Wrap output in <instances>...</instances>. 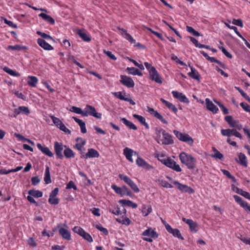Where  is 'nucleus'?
<instances>
[{
    "instance_id": "nucleus-8",
    "label": "nucleus",
    "mask_w": 250,
    "mask_h": 250,
    "mask_svg": "<svg viewBox=\"0 0 250 250\" xmlns=\"http://www.w3.org/2000/svg\"><path fill=\"white\" fill-rule=\"evenodd\" d=\"M119 177L121 180H123L125 183L128 185L135 192L138 193L140 192V189L137 185L127 175L120 174Z\"/></svg>"
},
{
    "instance_id": "nucleus-46",
    "label": "nucleus",
    "mask_w": 250,
    "mask_h": 250,
    "mask_svg": "<svg viewBox=\"0 0 250 250\" xmlns=\"http://www.w3.org/2000/svg\"><path fill=\"white\" fill-rule=\"evenodd\" d=\"M212 150L214 152V154L213 155H211L212 157L217 158L220 160H222L223 159L224 155L223 154L220 153L215 147H213L212 148Z\"/></svg>"
},
{
    "instance_id": "nucleus-26",
    "label": "nucleus",
    "mask_w": 250,
    "mask_h": 250,
    "mask_svg": "<svg viewBox=\"0 0 250 250\" xmlns=\"http://www.w3.org/2000/svg\"><path fill=\"white\" fill-rule=\"evenodd\" d=\"M134 152L135 154H136V151H134L131 148H129L127 147H126L124 148L123 150V154L125 156L126 159L128 160L131 163L133 162V159L132 158L133 153Z\"/></svg>"
},
{
    "instance_id": "nucleus-63",
    "label": "nucleus",
    "mask_w": 250,
    "mask_h": 250,
    "mask_svg": "<svg viewBox=\"0 0 250 250\" xmlns=\"http://www.w3.org/2000/svg\"><path fill=\"white\" fill-rule=\"evenodd\" d=\"M232 23L233 24L237 25L241 27H243V22L242 20H241V19H237V20L233 19L232 20Z\"/></svg>"
},
{
    "instance_id": "nucleus-64",
    "label": "nucleus",
    "mask_w": 250,
    "mask_h": 250,
    "mask_svg": "<svg viewBox=\"0 0 250 250\" xmlns=\"http://www.w3.org/2000/svg\"><path fill=\"white\" fill-rule=\"evenodd\" d=\"M4 22L7 24L9 26L11 27L14 28H17V26L16 24H15L13 21H9L6 19H4Z\"/></svg>"
},
{
    "instance_id": "nucleus-4",
    "label": "nucleus",
    "mask_w": 250,
    "mask_h": 250,
    "mask_svg": "<svg viewBox=\"0 0 250 250\" xmlns=\"http://www.w3.org/2000/svg\"><path fill=\"white\" fill-rule=\"evenodd\" d=\"M158 160L167 167L172 169L176 172H181L182 171L179 165L177 164L175 161L170 157L164 159L158 158Z\"/></svg>"
},
{
    "instance_id": "nucleus-49",
    "label": "nucleus",
    "mask_w": 250,
    "mask_h": 250,
    "mask_svg": "<svg viewBox=\"0 0 250 250\" xmlns=\"http://www.w3.org/2000/svg\"><path fill=\"white\" fill-rule=\"evenodd\" d=\"M235 89L239 91L241 95L245 98L247 100L250 101V98L248 95L240 87L238 86H235Z\"/></svg>"
},
{
    "instance_id": "nucleus-17",
    "label": "nucleus",
    "mask_w": 250,
    "mask_h": 250,
    "mask_svg": "<svg viewBox=\"0 0 250 250\" xmlns=\"http://www.w3.org/2000/svg\"><path fill=\"white\" fill-rule=\"evenodd\" d=\"M147 111L152 116L156 118L159 119L162 123L164 124L167 125L168 124L167 121L164 118V117L158 112L157 111L155 110L153 108L149 106H147Z\"/></svg>"
},
{
    "instance_id": "nucleus-20",
    "label": "nucleus",
    "mask_w": 250,
    "mask_h": 250,
    "mask_svg": "<svg viewBox=\"0 0 250 250\" xmlns=\"http://www.w3.org/2000/svg\"><path fill=\"white\" fill-rule=\"evenodd\" d=\"M171 93L174 98L178 100L181 102L186 104L189 103V100L182 93H180L177 91H172Z\"/></svg>"
},
{
    "instance_id": "nucleus-33",
    "label": "nucleus",
    "mask_w": 250,
    "mask_h": 250,
    "mask_svg": "<svg viewBox=\"0 0 250 250\" xmlns=\"http://www.w3.org/2000/svg\"><path fill=\"white\" fill-rule=\"evenodd\" d=\"M79 235L83 237V238L90 243L93 242V239L91 236L80 227H79Z\"/></svg>"
},
{
    "instance_id": "nucleus-41",
    "label": "nucleus",
    "mask_w": 250,
    "mask_h": 250,
    "mask_svg": "<svg viewBox=\"0 0 250 250\" xmlns=\"http://www.w3.org/2000/svg\"><path fill=\"white\" fill-rule=\"evenodd\" d=\"M79 37L85 42H89L91 40L89 35L83 30L79 29Z\"/></svg>"
},
{
    "instance_id": "nucleus-21",
    "label": "nucleus",
    "mask_w": 250,
    "mask_h": 250,
    "mask_svg": "<svg viewBox=\"0 0 250 250\" xmlns=\"http://www.w3.org/2000/svg\"><path fill=\"white\" fill-rule=\"evenodd\" d=\"M182 221L188 225L189 229L191 231L194 232L195 233L197 232L198 226L197 223L195 222H194L192 219H187L184 217L182 218Z\"/></svg>"
},
{
    "instance_id": "nucleus-1",
    "label": "nucleus",
    "mask_w": 250,
    "mask_h": 250,
    "mask_svg": "<svg viewBox=\"0 0 250 250\" xmlns=\"http://www.w3.org/2000/svg\"><path fill=\"white\" fill-rule=\"evenodd\" d=\"M179 159L182 164L186 165L189 169L195 168L197 160L195 157L185 152H181L179 155Z\"/></svg>"
},
{
    "instance_id": "nucleus-6",
    "label": "nucleus",
    "mask_w": 250,
    "mask_h": 250,
    "mask_svg": "<svg viewBox=\"0 0 250 250\" xmlns=\"http://www.w3.org/2000/svg\"><path fill=\"white\" fill-rule=\"evenodd\" d=\"M173 133L181 141L186 143L189 146H192L194 140L188 134L182 133L179 131L174 130Z\"/></svg>"
},
{
    "instance_id": "nucleus-44",
    "label": "nucleus",
    "mask_w": 250,
    "mask_h": 250,
    "mask_svg": "<svg viewBox=\"0 0 250 250\" xmlns=\"http://www.w3.org/2000/svg\"><path fill=\"white\" fill-rule=\"evenodd\" d=\"M152 211L151 206L143 205L142 207V213L144 216H147Z\"/></svg>"
},
{
    "instance_id": "nucleus-61",
    "label": "nucleus",
    "mask_w": 250,
    "mask_h": 250,
    "mask_svg": "<svg viewBox=\"0 0 250 250\" xmlns=\"http://www.w3.org/2000/svg\"><path fill=\"white\" fill-rule=\"evenodd\" d=\"M19 109L21 110V112H23L25 115H28L30 113V111L28 107L25 106H20Z\"/></svg>"
},
{
    "instance_id": "nucleus-39",
    "label": "nucleus",
    "mask_w": 250,
    "mask_h": 250,
    "mask_svg": "<svg viewBox=\"0 0 250 250\" xmlns=\"http://www.w3.org/2000/svg\"><path fill=\"white\" fill-rule=\"evenodd\" d=\"M28 194L35 198H40L42 196V192L39 190L31 189L28 191Z\"/></svg>"
},
{
    "instance_id": "nucleus-51",
    "label": "nucleus",
    "mask_w": 250,
    "mask_h": 250,
    "mask_svg": "<svg viewBox=\"0 0 250 250\" xmlns=\"http://www.w3.org/2000/svg\"><path fill=\"white\" fill-rule=\"evenodd\" d=\"M38 43L41 47H52L51 45L45 42L43 39H38Z\"/></svg>"
},
{
    "instance_id": "nucleus-40",
    "label": "nucleus",
    "mask_w": 250,
    "mask_h": 250,
    "mask_svg": "<svg viewBox=\"0 0 250 250\" xmlns=\"http://www.w3.org/2000/svg\"><path fill=\"white\" fill-rule=\"evenodd\" d=\"M116 221L120 224L125 225L126 226H129L131 223V220L128 218L126 217V216L124 217V215L122 218H116Z\"/></svg>"
},
{
    "instance_id": "nucleus-2",
    "label": "nucleus",
    "mask_w": 250,
    "mask_h": 250,
    "mask_svg": "<svg viewBox=\"0 0 250 250\" xmlns=\"http://www.w3.org/2000/svg\"><path fill=\"white\" fill-rule=\"evenodd\" d=\"M144 65L147 70L148 71L150 78L151 79V80L158 83H162V78L159 74L156 69L154 66H153L151 64L148 63V62H145L144 63Z\"/></svg>"
},
{
    "instance_id": "nucleus-56",
    "label": "nucleus",
    "mask_w": 250,
    "mask_h": 250,
    "mask_svg": "<svg viewBox=\"0 0 250 250\" xmlns=\"http://www.w3.org/2000/svg\"><path fill=\"white\" fill-rule=\"evenodd\" d=\"M240 105L245 111L250 113V105L249 104L246 103L242 102Z\"/></svg>"
},
{
    "instance_id": "nucleus-37",
    "label": "nucleus",
    "mask_w": 250,
    "mask_h": 250,
    "mask_svg": "<svg viewBox=\"0 0 250 250\" xmlns=\"http://www.w3.org/2000/svg\"><path fill=\"white\" fill-rule=\"evenodd\" d=\"M119 202L123 205H126L128 207L132 208H136L138 206L136 203H134L129 200L122 199L120 200Z\"/></svg>"
},
{
    "instance_id": "nucleus-9",
    "label": "nucleus",
    "mask_w": 250,
    "mask_h": 250,
    "mask_svg": "<svg viewBox=\"0 0 250 250\" xmlns=\"http://www.w3.org/2000/svg\"><path fill=\"white\" fill-rule=\"evenodd\" d=\"M79 151H81L83 154L81 156L84 159L91 158H98L99 157V153L97 150L93 148H90L88 149V151L85 154L82 151V146H79Z\"/></svg>"
},
{
    "instance_id": "nucleus-5",
    "label": "nucleus",
    "mask_w": 250,
    "mask_h": 250,
    "mask_svg": "<svg viewBox=\"0 0 250 250\" xmlns=\"http://www.w3.org/2000/svg\"><path fill=\"white\" fill-rule=\"evenodd\" d=\"M142 235L144 236L150 237V238L144 237L143 238L144 241L149 243L153 242L152 238L156 239L159 236L158 233L155 230V229H153L150 227L147 228L146 229L144 230L142 232Z\"/></svg>"
},
{
    "instance_id": "nucleus-45",
    "label": "nucleus",
    "mask_w": 250,
    "mask_h": 250,
    "mask_svg": "<svg viewBox=\"0 0 250 250\" xmlns=\"http://www.w3.org/2000/svg\"><path fill=\"white\" fill-rule=\"evenodd\" d=\"M3 69L5 72L7 73L8 74L11 76L15 77H19L20 76V74L18 72L12 70L8 67H4Z\"/></svg>"
},
{
    "instance_id": "nucleus-38",
    "label": "nucleus",
    "mask_w": 250,
    "mask_h": 250,
    "mask_svg": "<svg viewBox=\"0 0 250 250\" xmlns=\"http://www.w3.org/2000/svg\"><path fill=\"white\" fill-rule=\"evenodd\" d=\"M133 117L134 118L137 119L140 123H141L143 125H144L146 127V128H149V125L146 122V119L144 117L136 114H133Z\"/></svg>"
},
{
    "instance_id": "nucleus-57",
    "label": "nucleus",
    "mask_w": 250,
    "mask_h": 250,
    "mask_svg": "<svg viewBox=\"0 0 250 250\" xmlns=\"http://www.w3.org/2000/svg\"><path fill=\"white\" fill-rule=\"evenodd\" d=\"M208 61H209V62H215V63H217V64H218L220 66L222 67H225V65L224 64H223V63H222L220 61H219V60H217L216 58H214V57H210V58H208Z\"/></svg>"
},
{
    "instance_id": "nucleus-29",
    "label": "nucleus",
    "mask_w": 250,
    "mask_h": 250,
    "mask_svg": "<svg viewBox=\"0 0 250 250\" xmlns=\"http://www.w3.org/2000/svg\"><path fill=\"white\" fill-rule=\"evenodd\" d=\"M238 157L239 161L237 158L235 159V161L241 165L247 167L248 166V161L245 155L242 153H240L238 154Z\"/></svg>"
},
{
    "instance_id": "nucleus-58",
    "label": "nucleus",
    "mask_w": 250,
    "mask_h": 250,
    "mask_svg": "<svg viewBox=\"0 0 250 250\" xmlns=\"http://www.w3.org/2000/svg\"><path fill=\"white\" fill-rule=\"evenodd\" d=\"M160 183L161 185L166 188H172L173 186L169 184L168 182H167V181L165 180H162L160 181Z\"/></svg>"
},
{
    "instance_id": "nucleus-19",
    "label": "nucleus",
    "mask_w": 250,
    "mask_h": 250,
    "mask_svg": "<svg viewBox=\"0 0 250 250\" xmlns=\"http://www.w3.org/2000/svg\"><path fill=\"white\" fill-rule=\"evenodd\" d=\"M163 139L160 140L163 145H169L174 143L173 136L166 131H163Z\"/></svg>"
},
{
    "instance_id": "nucleus-31",
    "label": "nucleus",
    "mask_w": 250,
    "mask_h": 250,
    "mask_svg": "<svg viewBox=\"0 0 250 250\" xmlns=\"http://www.w3.org/2000/svg\"><path fill=\"white\" fill-rule=\"evenodd\" d=\"M39 80L38 79L33 76H29L27 77V83L28 84L29 86L32 87H35L37 86V84L38 83Z\"/></svg>"
},
{
    "instance_id": "nucleus-28",
    "label": "nucleus",
    "mask_w": 250,
    "mask_h": 250,
    "mask_svg": "<svg viewBox=\"0 0 250 250\" xmlns=\"http://www.w3.org/2000/svg\"><path fill=\"white\" fill-rule=\"evenodd\" d=\"M59 233L63 239L67 240L71 239V234L70 232L63 228H60L59 229Z\"/></svg>"
},
{
    "instance_id": "nucleus-60",
    "label": "nucleus",
    "mask_w": 250,
    "mask_h": 250,
    "mask_svg": "<svg viewBox=\"0 0 250 250\" xmlns=\"http://www.w3.org/2000/svg\"><path fill=\"white\" fill-rule=\"evenodd\" d=\"M60 200L59 198L55 197H50L48 199V202L51 205H57L59 204Z\"/></svg>"
},
{
    "instance_id": "nucleus-55",
    "label": "nucleus",
    "mask_w": 250,
    "mask_h": 250,
    "mask_svg": "<svg viewBox=\"0 0 250 250\" xmlns=\"http://www.w3.org/2000/svg\"><path fill=\"white\" fill-rule=\"evenodd\" d=\"M79 175L83 177V181L84 185L88 186L91 184L90 180L86 177V176L83 173L79 172Z\"/></svg>"
},
{
    "instance_id": "nucleus-14",
    "label": "nucleus",
    "mask_w": 250,
    "mask_h": 250,
    "mask_svg": "<svg viewBox=\"0 0 250 250\" xmlns=\"http://www.w3.org/2000/svg\"><path fill=\"white\" fill-rule=\"evenodd\" d=\"M120 82L128 88H133L134 86V82L131 77L125 75H121Z\"/></svg>"
},
{
    "instance_id": "nucleus-25",
    "label": "nucleus",
    "mask_w": 250,
    "mask_h": 250,
    "mask_svg": "<svg viewBox=\"0 0 250 250\" xmlns=\"http://www.w3.org/2000/svg\"><path fill=\"white\" fill-rule=\"evenodd\" d=\"M112 94L117 98L122 101L128 102L131 105H134L136 104L135 102H134L132 99L124 97L122 95V92H114L112 93Z\"/></svg>"
},
{
    "instance_id": "nucleus-53",
    "label": "nucleus",
    "mask_w": 250,
    "mask_h": 250,
    "mask_svg": "<svg viewBox=\"0 0 250 250\" xmlns=\"http://www.w3.org/2000/svg\"><path fill=\"white\" fill-rule=\"evenodd\" d=\"M96 228L102 232L105 235H107L108 234V230L106 228H104L101 224L97 225L96 226Z\"/></svg>"
},
{
    "instance_id": "nucleus-27",
    "label": "nucleus",
    "mask_w": 250,
    "mask_h": 250,
    "mask_svg": "<svg viewBox=\"0 0 250 250\" xmlns=\"http://www.w3.org/2000/svg\"><path fill=\"white\" fill-rule=\"evenodd\" d=\"M37 146L39 149H40L42 152L45 155L51 157L53 156V153L50 151L49 148L46 146H43L41 144L38 143Z\"/></svg>"
},
{
    "instance_id": "nucleus-34",
    "label": "nucleus",
    "mask_w": 250,
    "mask_h": 250,
    "mask_svg": "<svg viewBox=\"0 0 250 250\" xmlns=\"http://www.w3.org/2000/svg\"><path fill=\"white\" fill-rule=\"evenodd\" d=\"M127 72L133 75H138L139 76H143V73L138 69L134 67H127L126 69Z\"/></svg>"
},
{
    "instance_id": "nucleus-47",
    "label": "nucleus",
    "mask_w": 250,
    "mask_h": 250,
    "mask_svg": "<svg viewBox=\"0 0 250 250\" xmlns=\"http://www.w3.org/2000/svg\"><path fill=\"white\" fill-rule=\"evenodd\" d=\"M64 155L66 158H70L74 157V153L69 148H66L64 150Z\"/></svg>"
},
{
    "instance_id": "nucleus-36",
    "label": "nucleus",
    "mask_w": 250,
    "mask_h": 250,
    "mask_svg": "<svg viewBox=\"0 0 250 250\" xmlns=\"http://www.w3.org/2000/svg\"><path fill=\"white\" fill-rule=\"evenodd\" d=\"M121 121H122V122L130 129L134 130H137V127L133 123L127 120L126 118H121Z\"/></svg>"
},
{
    "instance_id": "nucleus-11",
    "label": "nucleus",
    "mask_w": 250,
    "mask_h": 250,
    "mask_svg": "<svg viewBox=\"0 0 250 250\" xmlns=\"http://www.w3.org/2000/svg\"><path fill=\"white\" fill-rule=\"evenodd\" d=\"M225 121L229 125V126L236 130H241L242 128V125L239 123L238 120H233L232 116H227L225 117Z\"/></svg>"
},
{
    "instance_id": "nucleus-30",
    "label": "nucleus",
    "mask_w": 250,
    "mask_h": 250,
    "mask_svg": "<svg viewBox=\"0 0 250 250\" xmlns=\"http://www.w3.org/2000/svg\"><path fill=\"white\" fill-rule=\"evenodd\" d=\"M190 69L191 72H189L188 73V75L189 77L191 78L192 79L198 81H200V75L199 74V72L192 66L189 65Z\"/></svg>"
},
{
    "instance_id": "nucleus-3",
    "label": "nucleus",
    "mask_w": 250,
    "mask_h": 250,
    "mask_svg": "<svg viewBox=\"0 0 250 250\" xmlns=\"http://www.w3.org/2000/svg\"><path fill=\"white\" fill-rule=\"evenodd\" d=\"M79 114H82L83 116L91 115L97 119L102 118V114L97 112L95 107L90 105H86L83 110L79 108Z\"/></svg>"
},
{
    "instance_id": "nucleus-42",
    "label": "nucleus",
    "mask_w": 250,
    "mask_h": 250,
    "mask_svg": "<svg viewBox=\"0 0 250 250\" xmlns=\"http://www.w3.org/2000/svg\"><path fill=\"white\" fill-rule=\"evenodd\" d=\"M44 181L46 184H49L51 183L49 167L48 166L46 167Z\"/></svg>"
},
{
    "instance_id": "nucleus-35",
    "label": "nucleus",
    "mask_w": 250,
    "mask_h": 250,
    "mask_svg": "<svg viewBox=\"0 0 250 250\" xmlns=\"http://www.w3.org/2000/svg\"><path fill=\"white\" fill-rule=\"evenodd\" d=\"M39 17H41L45 21L50 23L51 24H54L55 23V20L50 16L48 15L45 13H41L39 15Z\"/></svg>"
},
{
    "instance_id": "nucleus-48",
    "label": "nucleus",
    "mask_w": 250,
    "mask_h": 250,
    "mask_svg": "<svg viewBox=\"0 0 250 250\" xmlns=\"http://www.w3.org/2000/svg\"><path fill=\"white\" fill-rule=\"evenodd\" d=\"M187 30L192 35L195 36V37H198L200 36L199 33L196 31L193 28H192L191 26H187Z\"/></svg>"
},
{
    "instance_id": "nucleus-62",
    "label": "nucleus",
    "mask_w": 250,
    "mask_h": 250,
    "mask_svg": "<svg viewBox=\"0 0 250 250\" xmlns=\"http://www.w3.org/2000/svg\"><path fill=\"white\" fill-rule=\"evenodd\" d=\"M31 181L32 185L35 186L38 185L40 182V179L38 176H34L31 178Z\"/></svg>"
},
{
    "instance_id": "nucleus-54",
    "label": "nucleus",
    "mask_w": 250,
    "mask_h": 250,
    "mask_svg": "<svg viewBox=\"0 0 250 250\" xmlns=\"http://www.w3.org/2000/svg\"><path fill=\"white\" fill-rule=\"evenodd\" d=\"M79 126L80 127L82 133H85L86 132L85 124L83 120L80 119H79Z\"/></svg>"
},
{
    "instance_id": "nucleus-10",
    "label": "nucleus",
    "mask_w": 250,
    "mask_h": 250,
    "mask_svg": "<svg viewBox=\"0 0 250 250\" xmlns=\"http://www.w3.org/2000/svg\"><path fill=\"white\" fill-rule=\"evenodd\" d=\"M118 30L120 32L121 35L126 40L129 42L131 44L134 43V47H143L139 43L137 45L136 44V41L133 39L132 37L127 32V31L122 28L118 27Z\"/></svg>"
},
{
    "instance_id": "nucleus-12",
    "label": "nucleus",
    "mask_w": 250,
    "mask_h": 250,
    "mask_svg": "<svg viewBox=\"0 0 250 250\" xmlns=\"http://www.w3.org/2000/svg\"><path fill=\"white\" fill-rule=\"evenodd\" d=\"M221 134L224 136H227L228 137L231 136H234L237 138L241 139L242 138V135L237 131L235 128L232 129H222L221 130Z\"/></svg>"
},
{
    "instance_id": "nucleus-22",
    "label": "nucleus",
    "mask_w": 250,
    "mask_h": 250,
    "mask_svg": "<svg viewBox=\"0 0 250 250\" xmlns=\"http://www.w3.org/2000/svg\"><path fill=\"white\" fill-rule=\"evenodd\" d=\"M54 149L57 159H62L63 155L62 153L63 146L57 142L54 143Z\"/></svg>"
},
{
    "instance_id": "nucleus-50",
    "label": "nucleus",
    "mask_w": 250,
    "mask_h": 250,
    "mask_svg": "<svg viewBox=\"0 0 250 250\" xmlns=\"http://www.w3.org/2000/svg\"><path fill=\"white\" fill-rule=\"evenodd\" d=\"M225 25L229 29H232L234 30L235 33L240 38H242L241 34L238 31V29L236 26H231L229 23L225 22Z\"/></svg>"
},
{
    "instance_id": "nucleus-24",
    "label": "nucleus",
    "mask_w": 250,
    "mask_h": 250,
    "mask_svg": "<svg viewBox=\"0 0 250 250\" xmlns=\"http://www.w3.org/2000/svg\"><path fill=\"white\" fill-rule=\"evenodd\" d=\"M205 102L206 107L208 110L211 111L213 114L217 113L219 110L218 107L208 98H206Z\"/></svg>"
},
{
    "instance_id": "nucleus-59",
    "label": "nucleus",
    "mask_w": 250,
    "mask_h": 250,
    "mask_svg": "<svg viewBox=\"0 0 250 250\" xmlns=\"http://www.w3.org/2000/svg\"><path fill=\"white\" fill-rule=\"evenodd\" d=\"M190 40L195 45L196 47H209V46L201 44L200 43L198 44V41L193 37H190Z\"/></svg>"
},
{
    "instance_id": "nucleus-13",
    "label": "nucleus",
    "mask_w": 250,
    "mask_h": 250,
    "mask_svg": "<svg viewBox=\"0 0 250 250\" xmlns=\"http://www.w3.org/2000/svg\"><path fill=\"white\" fill-rule=\"evenodd\" d=\"M53 123L57 126L60 130L63 131L65 133H70V131L65 126L60 119L54 116H50Z\"/></svg>"
},
{
    "instance_id": "nucleus-7",
    "label": "nucleus",
    "mask_w": 250,
    "mask_h": 250,
    "mask_svg": "<svg viewBox=\"0 0 250 250\" xmlns=\"http://www.w3.org/2000/svg\"><path fill=\"white\" fill-rule=\"evenodd\" d=\"M111 187L116 194L120 195L122 197L125 195L130 197L132 196V193L128 190V188L125 186H123L122 187H119L116 185H112Z\"/></svg>"
},
{
    "instance_id": "nucleus-32",
    "label": "nucleus",
    "mask_w": 250,
    "mask_h": 250,
    "mask_svg": "<svg viewBox=\"0 0 250 250\" xmlns=\"http://www.w3.org/2000/svg\"><path fill=\"white\" fill-rule=\"evenodd\" d=\"M160 101L165 104L166 106H167L170 110L172 111L174 113H176L178 112V109L177 107L172 104V103L166 101V100L164 99L163 98L160 99Z\"/></svg>"
},
{
    "instance_id": "nucleus-15",
    "label": "nucleus",
    "mask_w": 250,
    "mask_h": 250,
    "mask_svg": "<svg viewBox=\"0 0 250 250\" xmlns=\"http://www.w3.org/2000/svg\"><path fill=\"white\" fill-rule=\"evenodd\" d=\"M173 184L177 186V188L181 191H184L188 194H192L194 192V189L188 185L182 184L176 181H174Z\"/></svg>"
},
{
    "instance_id": "nucleus-18",
    "label": "nucleus",
    "mask_w": 250,
    "mask_h": 250,
    "mask_svg": "<svg viewBox=\"0 0 250 250\" xmlns=\"http://www.w3.org/2000/svg\"><path fill=\"white\" fill-rule=\"evenodd\" d=\"M235 202L238 204L242 208H243L246 211H250V206H249L248 203L244 201L241 197L234 195L233 196Z\"/></svg>"
},
{
    "instance_id": "nucleus-43",
    "label": "nucleus",
    "mask_w": 250,
    "mask_h": 250,
    "mask_svg": "<svg viewBox=\"0 0 250 250\" xmlns=\"http://www.w3.org/2000/svg\"><path fill=\"white\" fill-rule=\"evenodd\" d=\"M163 131H166L164 129L161 128H156L155 129L156 138L155 140L158 143H160L161 135H163Z\"/></svg>"
},
{
    "instance_id": "nucleus-23",
    "label": "nucleus",
    "mask_w": 250,
    "mask_h": 250,
    "mask_svg": "<svg viewBox=\"0 0 250 250\" xmlns=\"http://www.w3.org/2000/svg\"><path fill=\"white\" fill-rule=\"evenodd\" d=\"M167 230L169 233L172 234L174 237L178 238L180 240H184V237L182 236L180 230L177 229H172L171 226L167 227Z\"/></svg>"
},
{
    "instance_id": "nucleus-52",
    "label": "nucleus",
    "mask_w": 250,
    "mask_h": 250,
    "mask_svg": "<svg viewBox=\"0 0 250 250\" xmlns=\"http://www.w3.org/2000/svg\"><path fill=\"white\" fill-rule=\"evenodd\" d=\"M27 243L30 247L34 248L37 246V243L33 237H30L27 240Z\"/></svg>"
},
{
    "instance_id": "nucleus-16",
    "label": "nucleus",
    "mask_w": 250,
    "mask_h": 250,
    "mask_svg": "<svg viewBox=\"0 0 250 250\" xmlns=\"http://www.w3.org/2000/svg\"><path fill=\"white\" fill-rule=\"evenodd\" d=\"M136 163L139 167H142L147 170H152L154 168V167L152 165H150L144 159L139 156L136 160Z\"/></svg>"
}]
</instances>
